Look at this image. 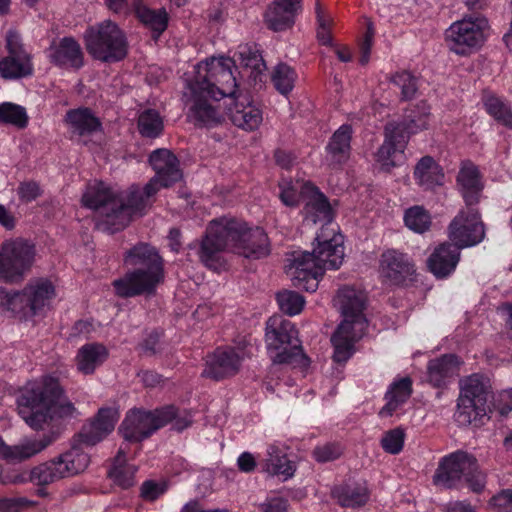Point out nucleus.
Here are the masks:
<instances>
[{
	"label": "nucleus",
	"instance_id": "20e7f679",
	"mask_svg": "<svg viewBox=\"0 0 512 512\" xmlns=\"http://www.w3.org/2000/svg\"><path fill=\"white\" fill-rule=\"evenodd\" d=\"M149 162L155 176L142 189L131 186L127 192H120L119 207L101 222L108 233L124 229L132 216L142 215L151 206L153 197L161 188H168L183 177L178 158L168 149L153 151Z\"/></svg>",
	"mask_w": 512,
	"mask_h": 512
},
{
	"label": "nucleus",
	"instance_id": "a211bd4d",
	"mask_svg": "<svg viewBox=\"0 0 512 512\" xmlns=\"http://www.w3.org/2000/svg\"><path fill=\"white\" fill-rule=\"evenodd\" d=\"M411 257L397 249H386L379 258V277L389 286H402L415 274Z\"/></svg>",
	"mask_w": 512,
	"mask_h": 512
},
{
	"label": "nucleus",
	"instance_id": "dca6fc26",
	"mask_svg": "<svg viewBox=\"0 0 512 512\" xmlns=\"http://www.w3.org/2000/svg\"><path fill=\"white\" fill-rule=\"evenodd\" d=\"M448 238L460 249L475 246L484 240V224L475 207L467 206L458 212L448 226Z\"/></svg>",
	"mask_w": 512,
	"mask_h": 512
},
{
	"label": "nucleus",
	"instance_id": "393cba45",
	"mask_svg": "<svg viewBox=\"0 0 512 512\" xmlns=\"http://www.w3.org/2000/svg\"><path fill=\"white\" fill-rule=\"evenodd\" d=\"M65 122L69 131L77 136H90L102 130L100 119L87 107L67 111Z\"/></svg>",
	"mask_w": 512,
	"mask_h": 512
},
{
	"label": "nucleus",
	"instance_id": "e433bc0d",
	"mask_svg": "<svg viewBox=\"0 0 512 512\" xmlns=\"http://www.w3.org/2000/svg\"><path fill=\"white\" fill-rule=\"evenodd\" d=\"M264 470L269 475L278 476L283 480H287L294 475L296 467L279 447L270 445L267 449V459L265 461Z\"/></svg>",
	"mask_w": 512,
	"mask_h": 512
},
{
	"label": "nucleus",
	"instance_id": "6e6d98bb",
	"mask_svg": "<svg viewBox=\"0 0 512 512\" xmlns=\"http://www.w3.org/2000/svg\"><path fill=\"white\" fill-rule=\"evenodd\" d=\"M30 482L29 471L4 469L0 465V483L3 485H19Z\"/></svg>",
	"mask_w": 512,
	"mask_h": 512
},
{
	"label": "nucleus",
	"instance_id": "39448f33",
	"mask_svg": "<svg viewBox=\"0 0 512 512\" xmlns=\"http://www.w3.org/2000/svg\"><path fill=\"white\" fill-rule=\"evenodd\" d=\"M17 406L20 417L34 430L54 426L78 414L58 379L52 376L28 382L17 398Z\"/></svg>",
	"mask_w": 512,
	"mask_h": 512
},
{
	"label": "nucleus",
	"instance_id": "c756f323",
	"mask_svg": "<svg viewBox=\"0 0 512 512\" xmlns=\"http://www.w3.org/2000/svg\"><path fill=\"white\" fill-rule=\"evenodd\" d=\"M332 496L339 505L346 508H359L364 506L369 498L370 492L366 482H347L335 486Z\"/></svg>",
	"mask_w": 512,
	"mask_h": 512
},
{
	"label": "nucleus",
	"instance_id": "f704fd0d",
	"mask_svg": "<svg viewBox=\"0 0 512 512\" xmlns=\"http://www.w3.org/2000/svg\"><path fill=\"white\" fill-rule=\"evenodd\" d=\"M414 178L420 186L430 189L443 184L444 173L431 156H424L415 166Z\"/></svg>",
	"mask_w": 512,
	"mask_h": 512
},
{
	"label": "nucleus",
	"instance_id": "2f4dec72",
	"mask_svg": "<svg viewBox=\"0 0 512 512\" xmlns=\"http://www.w3.org/2000/svg\"><path fill=\"white\" fill-rule=\"evenodd\" d=\"M34 72L30 54H8L0 60V76L5 80H16L31 76Z\"/></svg>",
	"mask_w": 512,
	"mask_h": 512
},
{
	"label": "nucleus",
	"instance_id": "a19ab883",
	"mask_svg": "<svg viewBox=\"0 0 512 512\" xmlns=\"http://www.w3.org/2000/svg\"><path fill=\"white\" fill-rule=\"evenodd\" d=\"M486 414L485 404L467 397L458 398L457 410L454 414L455 421L462 426H467Z\"/></svg>",
	"mask_w": 512,
	"mask_h": 512
},
{
	"label": "nucleus",
	"instance_id": "2eb2a0df",
	"mask_svg": "<svg viewBox=\"0 0 512 512\" xmlns=\"http://www.w3.org/2000/svg\"><path fill=\"white\" fill-rule=\"evenodd\" d=\"M34 258V248L21 239L9 240L0 247V280L17 283L30 269Z\"/></svg>",
	"mask_w": 512,
	"mask_h": 512
},
{
	"label": "nucleus",
	"instance_id": "052dcab7",
	"mask_svg": "<svg viewBox=\"0 0 512 512\" xmlns=\"http://www.w3.org/2000/svg\"><path fill=\"white\" fill-rule=\"evenodd\" d=\"M41 193L40 185L35 181L22 182L17 188V194L20 200L26 203L37 199Z\"/></svg>",
	"mask_w": 512,
	"mask_h": 512
},
{
	"label": "nucleus",
	"instance_id": "ddd939ff",
	"mask_svg": "<svg viewBox=\"0 0 512 512\" xmlns=\"http://www.w3.org/2000/svg\"><path fill=\"white\" fill-rule=\"evenodd\" d=\"M253 354V346L249 339L244 337L234 346L216 348L206 356L202 376L216 381L236 375L243 361Z\"/></svg>",
	"mask_w": 512,
	"mask_h": 512
},
{
	"label": "nucleus",
	"instance_id": "0eeeda50",
	"mask_svg": "<svg viewBox=\"0 0 512 512\" xmlns=\"http://www.w3.org/2000/svg\"><path fill=\"white\" fill-rule=\"evenodd\" d=\"M365 301L366 295L360 289L344 286L338 290L334 302L341 311L343 321L331 338L335 362H346L354 353L355 343L365 334L367 328V320L363 314Z\"/></svg>",
	"mask_w": 512,
	"mask_h": 512
},
{
	"label": "nucleus",
	"instance_id": "338daca9",
	"mask_svg": "<svg viewBox=\"0 0 512 512\" xmlns=\"http://www.w3.org/2000/svg\"><path fill=\"white\" fill-rule=\"evenodd\" d=\"M275 162L283 169H290L296 160L295 155L283 149H277L274 153Z\"/></svg>",
	"mask_w": 512,
	"mask_h": 512
},
{
	"label": "nucleus",
	"instance_id": "f257e3e1",
	"mask_svg": "<svg viewBox=\"0 0 512 512\" xmlns=\"http://www.w3.org/2000/svg\"><path fill=\"white\" fill-rule=\"evenodd\" d=\"M235 60L228 57L209 58L194 67V75L186 79L183 101L188 118L199 126H213L222 115L208 99L233 98L229 117L233 124L246 131L258 129L263 120L261 109L247 96L236 95L237 81L232 68Z\"/></svg>",
	"mask_w": 512,
	"mask_h": 512
},
{
	"label": "nucleus",
	"instance_id": "6e6552de",
	"mask_svg": "<svg viewBox=\"0 0 512 512\" xmlns=\"http://www.w3.org/2000/svg\"><path fill=\"white\" fill-rule=\"evenodd\" d=\"M56 296V289L48 278L31 279L20 291L10 292L0 287V309L20 319L42 316Z\"/></svg>",
	"mask_w": 512,
	"mask_h": 512
},
{
	"label": "nucleus",
	"instance_id": "680f3d73",
	"mask_svg": "<svg viewBox=\"0 0 512 512\" xmlns=\"http://www.w3.org/2000/svg\"><path fill=\"white\" fill-rule=\"evenodd\" d=\"M5 48L8 54H29L22 44L21 36L15 30H9L5 36Z\"/></svg>",
	"mask_w": 512,
	"mask_h": 512
},
{
	"label": "nucleus",
	"instance_id": "5701e85b",
	"mask_svg": "<svg viewBox=\"0 0 512 512\" xmlns=\"http://www.w3.org/2000/svg\"><path fill=\"white\" fill-rule=\"evenodd\" d=\"M431 118V107L426 101H420L412 107L406 109L403 120L399 122H390L397 131L407 135V140L411 135H415L429 128Z\"/></svg>",
	"mask_w": 512,
	"mask_h": 512
},
{
	"label": "nucleus",
	"instance_id": "bf43d9fd",
	"mask_svg": "<svg viewBox=\"0 0 512 512\" xmlns=\"http://www.w3.org/2000/svg\"><path fill=\"white\" fill-rule=\"evenodd\" d=\"M34 505V501L25 497L0 498V512H19Z\"/></svg>",
	"mask_w": 512,
	"mask_h": 512
},
{
	"label": "nucleus",
	"instance_id": "c9c22d12",
	"mask_svg": "<svg viewBox=\"0 0 512 512\" xmlns=\"http://www.w3.org/2000/svg\"><path fill=\"white\" fill-rule=\"evenodd\" d=\"M64 478L72 477L83 472L89 465L90 457L79 446H73L68 451L55 457Z\"/></svg>",
	"mask_w": 512,
	"mask_h": 512
},
{
	"label": "nucleus",
	"instance_id": "f3484780",
	"mask_svg": "<svg viewBox=\"0 0 512 512\" xmlns=\"http://www.w3.org/2000/svg\"><path fill=\"white\" fill-rule=\"evenodd\" d=\"M120 192V190L100 180H92L86 185L81 202L84 207L100 212L96 223L99 230L107 232L101 222L106 218V215L119 207Z\"/></svg>",
	"mask_w": 512,
	"mask_h": 512
},
{
	"label": "nucleus",
	"instance_id": "cd10ccee",
	"mask_svg": "<svg viewBox=\"0 0 512 512\" xmlns=\"http://www.w3.org/2000/svg\"><path fill=\"white\" fill-rule=\"evenodd\" d=\"M56 437L52 432L40 439H24L14 446L2 445L0 443V454H4V459L7 460L22 461L43 451L55 441Z\"/></svg>",
	"mask_w": 512,
	"mask_h": 512
},
{
	"label": "nucleus",
	"instance_id": "3c124183",
	"mask_svg": "<svg viewBox=\"0 0 512 512\" xmlns=\"http://www.w3.org/2000/svg\"><path fill=\"white\" fill-rule=\"evenodd\" d=\"M234 57H237V60L242 66L251 68L256 72L261 71L262 66H264L262 56L255 45H239Z\"/></svg>",
	"mask_w": 512,
	"mask_h": 512
},
{
	"label": "nucleus",
	"instance_id": "4be33fe9",
	"mask_svg": "<svg viewBox=\"0 0 512 512\" xmlns=\"http://www.w3.org/2000/svg\"><path fill=\"white\" fill-rule=\"evenodd\" d=\"M118 419L117 409L101 408L95 419L83 427L81 441L87 445H95L113 431Z\"/></svg>",
	"mask_w": 512,
	"mask_h": 512
},
{
	"label": "nucleus",
	"instance_id": "423d86ee",
	"mask_svg": "<svg viewBox=\"0 0 512 512\" xmlns=\"http://www.w3.org/2000/svg\"><path fill=\"white\" fill-rule=\"evenodd\" d=\"M124 264L132 268L113 282L120 297L153 294L164 281V265L158 251L147 243H138L124 254Z\"/></svg>",
	"mask_w": 512,
	"mask_h": 512
},
{
	"label": "nucleus",
	"instance_id": "6ab92c4d",
	"mask_svg": "<svg viewBox=\"0 0 512 512\" xmlns=\"http://www.w3.org/2000/svg\"><path fill=\"white\" fill-rule=\"evenodd\" d=\"M398 128L389 123L385 126V139L376 153V161L383 170H390L405 160V149L408 144L407 135L397 131Z\"/></svg>",
	"mask_w": 512,
	"mask_h": 512
},
{
	"label": "nucleus",
	"instance_id": "e2e57ef3",
	"mask_svg": "<svg viewBox=\"0 0 512 512\" xmlns=\"http://www.w3.org/2000/svg\"><path fill=\"white\" fill-rule=\"evenodd\" d=\"M288 500L281 496L268 497L260 504L262 512H286L288 509Z\"/></svg>",
	"mask_w": 512,
	"mask_h": 512
},
{
	"label": "nucleus",
	"instance_id": "f8f14e48",
	"mask_svg": "<svg viewBox=\"0 0 512 512\" xmlns=\"http://www.w3.org/2000/svg\"><path fill=\"white\" fill-rule=\"evenodd\" d=\"M490 36L484 16H468L453 22L445 31V42L453 53L466 56L480 49Z\"/></svg>",
	"mask_w": 512,
	"mask_h": 512
},
{
	"label": "nucleus",
	"instance_id": "37998d69",
	"mask_svg": "<svg viewBox=\"0 0 512 512\" xmlns=\"http://www.w3.org/2000/svg\"><path fill=\"white\" fill-rule=\"evenodd\" d=\"M390 82L400 90L401 100L408 101L415 97L419 79L408 71H399L391 75Z\"/></svg>",
	"mask_w": 512,
	"mask_h": 512
},
{
	"label": "nucleus",
	"instance_id": "603ef678",
	"mask_svg": "<svg viewBox=\"0 0 512 512\" xmlns=\"http://www.w3.org/2000/svg\"><path fill=\"white\" fill-rule=\"evenodd\" d=\"M169 487L168 481L161 480H145L140 486V497L148 502H154L164 495Z\"/></svg>",
	"mask_w": 512,
	"mask_h": 512
},
{
	"label": "nucleus",
	"instance_id": "9b49d317",
	"mask_svg": "<svg viewBox=\"0 0 512 512\" xmlns=\"http://www.w3.org/2000/svg\"><path fill=\"white\" fill-rule=\"evenodd\" d=\"M83 38L88 53L96 60L107 63L118 62L128 53L125 33L111 20L89 26Z\"/></svg>",
	"mask_w": 512,
	"mask_h": 512
},
{
	"label": "nucleus",
	"instance_id": "473e14b6",
	"mask_svg": "<svg viewBox=\"0 0 512 512\" xmlns=\"http://www.w3.org/2000/svg\"><path fill=\"white\" fill-rule=\"evenodd\" d=\"M298 11L293 4L287 3V1L276 0L267 10L265 21L271 30L284 31L294 24Z\"/></svg>",
	"mask_w": 512,
	"mask_h": 512
},
{
	"label": "nucleus",
	"instance_id": "c03bdc74",
	"mask_svg": "<svg viewBox=\"0 0 512 512\" xmlns=\"http://www.w3.org/2000/svg\"><path fill=\"white\" fill-rule=\"evenodd\" d=\"M138 128L142 136L155 138L163 130V119L156 110L147 109L139 115Z\"/></svg>",
	"mask_w": 512,
	"mask_h": 512
},
{
	"label": "nucleus",
	"instance_id": "ea45409f",
	"mask_svg": "<svg viewBox=\"0 0 512 512\" xmlns=\"http://www.w3.org/2000/svg\"><path fill=\"white\" fill-rule=\"evenodd\" d=\"M30 482L36 486H48L64 479L55 458L34 466L29 471Z\"/></svg>",
	"mask_w": 512,
	"mask_h": 512
},
{
	"label": "nucleus",
	"instance_id": "49530a36",
	"mask_svg": "<svg viewBox=\"0 0 512 512\" xmlns=\"http://www.w3.org/2000/svg\"><path fill=\"white\" fill-rule=\"evenodd\" d=\"M404 223L410 230L422 234L429 230L431 216L422 206H413L405 211Z\"/></svg>",
	"mask_w": 512,
	"mask_h": 512
},
{
	"label": "nucleus",
	"instance_id": "f03ea898",
	"mask_svg": "<svg viewBox=\"0 0 512 512\" xmlns=\"http://www.w3.org/2000/svg\"><path fill=\"white\" fill-rule=\"evenodd\" d=\"M304 193L309 194L304 206L305 220L313 224L322 223V227L315 238L317 246L312 253H291L286 274L295 287L315 292L324 271L338 269L342 265L344 238L334 227L329 226L333 220V209L327 197L312 183L304 186Z\"/></svg>",
	"mask_w": 512,
	"mask_h": 512
},
{
	"label": "nucleus",
	"instance_id": "69168bd1",
	"mask_svg": "<svg viewBox=\"0 0 512 512\" xmlns=\"http://www.w3.org/2000/svg\"><path fill=\"white\" fill-rule=\"evenodd\" d=\"M496 406L501 415H507L512 411V388L503 390L498 394Z\"/></svg>",
	"mask_w": 512,
	"mask_h": 512
},
{
	"label": "nucleus",
	"instance_id": "c85d7f7f",
	"mask_svg": "<svg viewBox=\"0 0 512 512\" xmlns=\"http://www.w3.org/2000/svg\"><path fill=\"white\" fill-rule=\"evenodd\" d=\"M352 127L349 124L341 125L330 138L327 146V160L330 165H342L350 157Z\"/></svg>",
	"mask_w": 512,
	"mask_h": 512
},
{
	"label": "nucleus",
	"instance_id": "4c0bfd02",
	"mask_svg": "<svg viewBox=\"0 0 512 512\" xmlns=\"http://www.w3.org/2000/svg\"><path fill=\"white\" fill-rule=\"evenodd\" d=\"M482 102L486 112L499 124L512 130V107L508 101L492 93H485Z\"/></svg>",
	"mask_w": 512,
	"mask_h": 512
},
{
	"label": "nucleus",
	"instance_id": "de8ad7c7",
	"mask_svg": "<svg viewBox=\"0 0 512 512\" xmlns=\"http://www.w3.org/2000/svg\"><path fill=\"white\" fill-rule=\"evenodd\" d=\"M459 397H467L469 400L486 404V386L483 378L478 374H473L462 380Z\"/></svg>",
	"mask_w": 512,
	"mask_h": 512
},
{
	"label": "nucleus",
	"instance_id": "8fccbe9b",
	"mask_svg": "<svg viewBox=\"0 0 512 512\" xmlns=\"http://www.w3.org/2000/svg\"><path fill=\"white\" fill-rule=\"evenodd\" d=\"M276 300L279 309L289 316L299 314L305 305L304 297L299 293L290 290H283L277 293Z\"/></svg>",
	"mask_w": 512,
	"mask_h": 512
},
{
	"label": "nucleus",
	"instance_id": "412c9836",
	"mask_svg": "<svg viewBox=\"0 0 512 512\" xmlns=\"http://www.w3.org/2000/svg\"><path fill=\"white\" fill-rule=\"evenodd\" d=\"M460 248L453 243H442L429 256L427 266L438 279L449 277L460 261Z\"/></svg>",
	"mask_w": 512,
	"mask_h": 512
},
{
	"label": "nucleus",
	"instance_id": "774afa93",
	"mask_svg": "<svg viewBox=\"0 0 512 512\" xmlns=\"http://www.w3.org/2000/svg\"><path fill=\"white\" fill-rule=\"evenodd\" d=\"M237 465L240 471L250 473L256 468V459L250 452H243L237 459Z\"/></svg>",
	"mask_w": 512,
	"mask_h": 512
},
{
	"label": "nucleus",
	"instance_id": "4468645a",
	"mask_svg": "<svg viewBox=\"0 0 512 512\" xmlns=\"http://www.w3.org/2000/svg\"><path fill=\"white\" fill-rule=\"evenodd\" d=\"M173 416H175L173 407H164L154 412L131 410L127 413L119 430L125 441L138 443L165 426Z\"/></svg>",
	"mask_w": 512,
	"mask_h": 512
},
{
	"label": "nucleus",
	"instance_id": "a878e982",
	"mask_svg": "<svg viewBox=\"0 0 512 512\" xmlns=\"http://www.w3.org/2000/svg\"><path fill=\"white\" fill-rule=\"evenodd\" d=\"M109 357L108 348L98 342L86 343L81 346L75 356L77 370L84 375L93 374Z\"/></svg>",
	"mask_w": 512,
	"mask_h": 512
},
{
	"label": "nucleus",
	"instance_id": "5fc2aeb1",
	"mask_svg": "<svg viewBox=\"0 0 512 512\" xmlns=\"http://www.w3.org/2000/svg\"><path fill=\"white\" fill-rule=\"evenodd\" d=\"M316 17H317V39L323 45H331L332 36H331V25L332 19L324 14V11L319 2L316 3L315 7Z\"/></svg>",
	"mask_w": 512,
	"mask_h": 512
},
{
	"label": "nucleus",
	"instance_id": "4d7b16f0",
	"mask_svg": "<svg viewBox=\"0 0 512 512\" xmlns=\"http://www.w3.org/2000/svg\"><path fill=\"white\" fill-rule=\"evenodd\" d=\"M489 506L493 512H512V489H504L494 495Z\"/></svg>",
	"mask_w": 512,
	"mask_h": 512
},
{
	"label": "nucleus",
	"instance_id": "7ed1b4c3",
	"mask_svg": "<svg viewBox=\"0 0 512 512\" xmlns=\"http://www.w3.org/2000/svg\"><path fill=\"white\" fill-rule=\"evenodd\" d=\"M223 251L259 259L270 253V243L262 228L249 227L241 219L223 216L209 222L198 255L207 268L220 271L225 266Z\"/></svg>",
	"mask_w": 512,
	"mask_h": 512
},
{
	"label": "nucleus",
	"instance_id": "72a5a7b5",
	"mask_svg": "<svg viewBox=\"0 0 512 512\" xmlns=\"http://www.w3.org/2000/svg\"><path fill=\"white\" fill-rule=\"evenodd\" d=\"M412 393V381L409 377H403L395 380L386 392V405L380 410V416H391L403 403H405Z\"/></svg>",
	"mask_w": 512,
	"mask_h": 512
},
{
	"label": "nucleus",
	"instance_id": "79ce46f5",
	"mask_svg": "<svg viewBox=\"0 0 512 512\" xmlns=\"http://www.w3.org/2000/svg\"><path fill=\"white\" fill-rule=\"evenodd\" d=\"M308 182L293 181L291 179H281L279 182V197L281 202L288 207H295L299 204L301 198L306 199L309 194L304 193V186Z\"/></svg>",
	"mask_w": 512,
	"mask_h": 512
},
{
	"label": "nucleus",
	"instance_id": "bb28decb",
	"mask_svg": "<svg viewBox=\"0 0 512 512\" xmlns=\"http://www.w3.org/2000/svg\"><path fill=\"white\" fill-rule=\"evenodd\" d=\"M459 360L453 354H446L429 361L427 366L428 381L434 387H444L458 375Z\"/></svg>",
	"mask_w": 512,
	"mask_h": 512
},
{
	"label": "nucleus",
	"instance_id": "13d9d810",
	"mask_svg": "<svg viewBox=\"0 0 512 512\" xmlns=\"http://www.w3.org/2000/svg\"><path fill=\"white\" fill-rule=\"evenodd\" d=\"M342 454V448L335 443H327L317 446L313 451V456L318 462H328L337 459Z\"/></svg>",
	"mask_w": 512,
	"mask_h": 512
},
{
	"label": "nucleus",
	"instance_id": "0e129e2a",
	"mask_svg": "<svg viewBox=\"0 0 512 512\" xmlns=\"http://www.w3.org/2000/svg\"><path fill=\"white\" fill-rule=\"evenodd\" d=\"M373 37H374V31H373L371 25H369L367 28V31L364 34L363 39L360 42V53H361L360 63L362 65L367 64L369 61Z\"/></svg>",
	"mask_w": 512,
	"mask_h": 512
},
{
	"label": "nucleus",
	"instance_id": "aec40b11",
	"mask_svg": "<svg viewBox=\"0 0 512 512\" xmlns=\"http://www.w3.org/2000/svg\"><path fill=\"white\" fill-rule=\"evenodd\" d=\"M49 61L57 67L78 70L84 65V52L72 37L53 41L47 50Z\"/></svg>",
	"mask_w": 512,
	"mask_h": 512
},
{
	"label": "nucleus",
	"instance_id": "1a4fd4ad",
	"mask_svg": "<svg viewBox=\"0 0 512 512\" xmlns=\"http://www.w3.org/2000/svg\"><path fill=\"white\" fill-rule=\"evenodd\" d=\"M265 342L273 363L300 367L309 365L298 338V330L290 320L279 315L270 317L266 322Z\"/></svg>",
	"mask_w": 512,
	"mask_h": 512
},
{
	"label": "nucleus",
	"instance_id": "09e8293b",
	"mask_svg": "<svg viewBox=\"0 0 512 512\" xmlns=\"http://www.w3.org/2000/svg\"><path fill=\"white\" fill-rule=\"evenodd\" d=\"M297 74L292 67L287 64H278L272 74V82L278 92L288 95L293 87Z\"/></svg>",
	"mask_w": 512,
	"mask_h": 512
},
{
	"label": "nucleus",
	"instance_id": "7c9ffc66",
	"mask_svg": "<svg viewBox=\"0 0 512 512\" xmlns=\"http://www.w3.org/2000/svg\"><path fill=\"white\" fill-rule=\"evenodd\" d=\"M457 182L467 206L478 202L480 192L483 189L478 168L470 163H464L458 173Z\"/></svg>",
	"mask_w": 512,
	"mask_h": 512
},
{
	"label": "nucleus",
	"instance_id": "864d4df0",
	"mask_svg": "<svg viewBox=\"0 0 512 512\" xmlns=\"http://www.w3.org/2000/svg\"><path fill=\"white\" fill-rule=\"evenodd\" d=\"M404 440V431L401 428H395L384 434L381 439V446L387 453L396 455L402 451Z\"/></svg>",
	"mask_w": 512,
	"mask_h": 512
},
{
	"label": "nucleus",
	"instance_id": "b1692460",
	"mask_svg": "<svg viewBox=\"0 0 512 512\" xmlns=\"http://www.w3.org/2000/svg\"><path fill=\"white\" fill-rule=\"evenodd\" d=\"M128 443H123L115 456L108 471L109 478L122 489H129L136 483L138 467L128 462Z\"/></svg>",
	"mask_w": 512,
	"mask_h": 512
},
{
	"label": "nucleus",
	"instance_id": "9d476101",
	"mask_svg": "<svg viewBox=\"0 0 512 512\" xmlns=\"http://www.w3.org/2000/svg\"><path fill=\"white\" fill-rule=\"evenodd\" d=\"M465 482L471 491L480 493L486 485V475L479 469L476 458L464 451H456L440 461L433 483L441 488H460Z\"/></svg>",
	"mask_w": 512,
	"mask_h": 512
},
{
	"label": "nucleus",
	"instance_id": "58836bf2",
	"mask_svg": "<svg viewBox=\"0 0 512 512\" xmlns=\"http://www.w3.org/2000/svg\"><path fill=\"white\" fill-rule=\"evenodd\" d=\"M133 7L138 19L158 36L166 29L168 24V15L164 9L151 10L142 4L140 0H134Z\"/></svg>",
	"mask_w": 512,
	"mask_h": 512
},
{
	"label": "nucleus",
	"instance_id": "a18cd8bd",
	"mask_svg": "<svg viewBox=\"0 0 512 512\" xmlns=\"http://www.w3.org/2000/svg\"><path fill=\"white\" fill-rule=\"evenodd\" d=\"M0 123L23 129L28 124V115L24 107L4 102L0 104Z\"/></svg>",
	"mask_w": 512,
	"mask_h": 512
}]
</instances>
